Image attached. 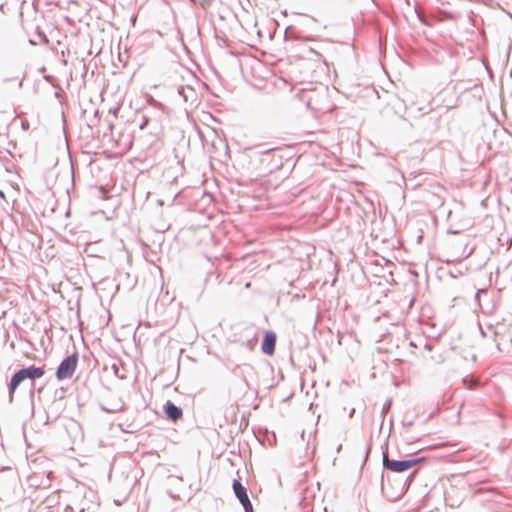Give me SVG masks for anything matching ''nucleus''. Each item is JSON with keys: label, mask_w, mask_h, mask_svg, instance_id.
<instances>
[{"label": "nucleus", "mask_w": 512, "mask_h": 512, "mask_svg": "<svg viewBox=\"0 0 512 512\" xmlns=\"http://www.w3.org/2000/svg\"><path fill=\"white\" fill-rule=\"evenodd\" d=\"M418 462H420L419 459H413V460H404V461H398V460H391L388 458L387 455H384L383 458V464L385 468L392 472L400 473L404 472L413 466H415Z\"/></svg>", "instance_id": "3"}, {"label": "nucleus", "mask_w": 512, "mask_h": 512, "mask_svg": "<svg viewBox=\"0 0 512 512\" xmlns=\"http://www.w3.org/2000/svg\"><path fill=\"white\" fill-rule=\"evenodd\" d=\"M0 198H2L3 200H6L5 194L1 190H0Z\"/></svg>", "instance_id": "7"}, {"label": "nucleus", "mask_w": 512, "mask_h": 512, "mask_svg": "<svg viewBox=\"0 0 512 512\" xmlns=\"http://www.w3.org/2000/svg\"><path fill=\"white\" fill-rule=\"evenodd\" d=\"M311 53H314L318 58H322L320 54H318L317 52H315L314 50H310Z\"/></svg>", "instance_id": "8"}, {"label": "nucleus", "mask_w": 512, "mask_h": 512, "mask_svg": "<svg viewBox=\"0 0 512 512\" xmlns=\"http://www.w3.org/2000/svg\"><path fill=\"white\" fill-rule=\"evenodd\" d=\"M45 373V370L43 367H29V368H23L16 372L9 384V394L12 397L14 392L16 391L17 387L26 379H37L41 378Z\"/></svg>", "instance_id": "1"}, {"label": "nucleus", "mask_w": 512, "mask_h": 512, "mask_svg": "<svg viewBox=\"0 0 512 512\" xmlns=\"http://www.w3.org/2000/svg\"><path fill=\"white\" fill-rule=\"evenodd\" d=\"M233 490L235 495L243 505L245 512H253V507L247 495L246 488L241 484L239 480L233 481Z\"/></svg>", "instance_id": "4"}, {"label": "nucleus", "mask_w": 512, "mask_h": 512, "mask_svg": "<svg viewBox=\"0 0 512 512\" xmlns=\"http://www.w3.org/2000/svg\"><path fill=\"white\" fill-rule=\"evenodd\" d=\"M164 409L167 417L172 421H177L180 418H182V410L179 407L175 406L173 403L168 401Z\"/></svg>", "instance_id": "6"}, {"label": "nucleus", "mask_w": 512, "mask_h": 512, "mask_svg": "<svg viewBox=\"0 0 512 512\" xmlns=\"http://www.w3.org/2000/svg\"><path fill=\"white\" fill-rule=\"evenodd\" d=\"M275 346H276V334L274 332L268 331L265 333L262 344H261V350L264 354L272 356L275 352Z\"/></svg>", "instance_id": "5"}, {"label": "nucleus", "mask_w": 512, "mask_h": 512, "mask_svg": "<svg viewBox=\"0 0 512 512\" xmlns=\"http://www.w3.org/2000/svg\"><path fill=\"white\" fill-rule=\"evenodd\" d=\"M78 365V355L75 353L66 357L56 370V378L64 380L72 377Z\"/></svg>", "instance_id": "2"}]
</instances>
